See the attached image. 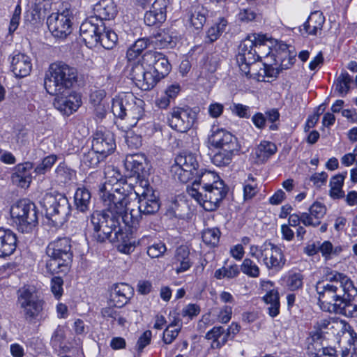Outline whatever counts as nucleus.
Listing matches in <instances>:
<instances>
[{"instance_id":"obj_1","label":"nucleus","mask_w":357,"mask_h":357,"mask_svg":"<svg viewBox=\"0 0 357 357\" xmlns=\"http://www.w3.org/2000/svg\"><path fill=\"white\" fill-rule=\"evenodd\" d=\"M316 291L323 310L336 312L337 305L344 304L341 311L345 316L357 317V289L347 275L326 268L324 279L317 282Z\"/></svg>"},{"instance_id":"obj_2","label":"nucleus","mask_w":357,"mask_h":357,"mask_svg":"<svg viewBox=\"0 0 357 357\" xmlns=\"http://www.w3.org/2000/svg\"><path fill=\"white\" fill-rule=\"evenodd\" d=\"M105 181L100 187L99 195L105 209L111 216L121 217L125 224L133 225L138 221L139 213L130 195L125 189L126 185L119 172L108 167L105 172Z\"/></svg>"},{"instance_id":"obj_3","label":"nucleus","mask_w":357,"mask_h":357,"mask_svg":"<svg viewBox=\"0 0 357 357\" xmlns=\"http://www.w3.org/2000/svg\"><path fill=\"white\" fill-rule=\"evenodd\" d=\"M167 59L161 53L149 51L142 59L131 64L129 75L142 90H149L170 71Z\"/></svg>"},{"instance_id":"obj_4","label":"nucleus","mask_w":357,"mask_h":357,"mask_svg":"<svg viewBox=\"0 0 357 357\" xmlns=\"http://www.w3.org/2000/svg\"><path fill=\"white\" fill-rule=\"evenodd\" d=\"M273 39L266 35L259 33H250L241 42L236 61L240 70L246 76L254 77L259 81H264L266 70L263 63L258 62L259 56L255 47L267 45L268 48L273 44Z\"/></svg>"},{"instance_id":"obj_5","label":"nucleus","mask_w":357,"mask_h":357,"mask_svg":"<svg viewBox=\"0 0 357 357\" xmlns=\"http://www.w3.org/2000/svg\"><path fill=\"white\" fill-rule=\"evenodd\" d=\"M75 68L63 62L51 63L45 74L44 86L50 95H59L68 91L77 81Z\"/></svg>"},{"instance_id":"obj_6","label":"nucleus","mask_w":357,"mask_h":357,"mask_svg":"<svg viewBox=\"0 0 357 357\" xmlns=\"http://www.w3.org/2000/svg\"><path fill=\"white\" fill-rule=\"evenodd\" d=\"M112 112L123 121L124 126L130 129L135 126L144 115V102L132 93H121L113 98Z\"/></svg>"},{"instance_id":"obj_7","label":"nucleus","mask_w":357,"mask_h":357,"mask_svg":"<svg viewBox=\"0 0 357 357\" xmlns=\"http://www.w3.org/2000/svg\"><path fill=\"white\" fill-rule=\"evenodd\" d=\"M68 238H59L50 242L46 249V269L52 274L66 273L70 267L73 254Z\"/></svg>"},{"instance_id":"obj_8","label":"nucleus","mask_w":357,"mask_h":357,"mask_svg":"<svg viewBox=\"0 0 357 357\" xmlns=\"http://www.w3.org/2000/svg\"><path fill=\"white\" fill-rule=\"evenodd\" d=\"M10 215L22 232L31 231L38 222L35 204L29 199H20L15 203L10 208Z\"/></svg>"},{"instance_id":"obj_9","label":"nucleus","mask_w":357,"mask_h":357,"mask_svg":"<svg viewBox=\"0 0 357 357\" xmlns=\"http://www.w3.org/2000/svg\"><path fill=\"white\" fill-rule=\"evenodd\" d=\"M249 255L259 259L263 257V262L268 269L279 271L285 264L286 259L282 250L271 243L265 242L261 246L252 245L249 249Z\"/></svg>"},{"instance_id":"obj_10","label":"nucleus","mask_w":357,"mask_h":357,"mask_svg":"<svg viewBox=\"0 0 357 357\" xmlns=\"http://www.w3.org/2000/svg\"><path fill=\"white\" fill-rule=\"evenodd\" d=\"M91 222L93 227V237L100 243L109 239L112 234H115L119 228V219L103 211L93 212L91 215Z\"/></svg>"},{"instance_id":"obj_11","label":"nucleus","mask_w":357,"mask_h":357,"mask_svg":"<svg viewBox=\"0 0 357 357\" xmlns=\"http://www.w3.org/2000/svg\"><path fill=\"white\" fill-rule=\"evenodd\" d=\"M199 166L197 158L191 153H181L176 155L171 172L174 178L187 183L197 173Z\"/></svg>"},{"instance_id":"obj_12","label":"nucleus","mask_w":357,"mask_h":357,"mask_svg":"<svg viewBox=\"0 0 357 357\" xmlns=\"http://www.w3.org/2000/svg\"><path fill=\"white\" fill-rule=\"evenodd\" d=\"M18 303L26 320L29 321L36 319L43 310V302L36 298L27 288L19 291Z\"/></svg>"},{"instance_id":"obj_13","label":"nucleus","mask_w":357,"mask_h":357,"mask_svg":"<svg viewBox=\"0 0 357 357\" xmlns=\"http://www.w3.org/2000/svg\"><path fill=\"white\" fill-rule=\"evenodd\" d=\"M227 193L225 183H218L216 185L204 190L201 199H195L206 211H213L217 209L220 203Z\"/></svg>"},{"instance_id":"obj_14","label":"nucleus","mask_w":357,"mask_h":357,"mask_svg":"<svg viewBox=\"0 0 357 357\" xmlns=\"http://www.w3.org/2000/svg\"><path fill=\"white\" fill-rule=\"evenodd\" d=\"M47 26L55 38H65L72 31L70 16L68 11L53 13L47 19Z\"/></svg>"},{"instance_id":"obj_15","label":"nucleus","mask_w":357,"mask_h":357,"mask_svg":"<svg viewBox=\"0 0 357 357\" xmlns=\"http://www.w3.org/2000/svg\"><path fill=\"white\" fill-rule=\"evenodd\" d=\"M218 183H224L215 172L204 171L199 174L198 180H195L190 187H188L187 192L192 198L199 199L204 190L215 187Z\"/></svg>"},{"instance_id":"obj_16","label":"nucleus","mask_w":357,"mask_h":357,"mask_svg":"<svg viewBox=\"0 0 357 357\" xmlns=\"http://www.w3.org/2000/svg\"><path fill=\"white\" fill-rule=\"evenodd\" d=\"M41 203L45 208L46 215L50 218H55V221L58 220L56 216L64 215L66 213L68 200L61 194H46Z\"/></svg>"},{"instance_id":"obj_17","label":"nucleus","mask_w":357,"mask_h":357,"mask_svg":"<svg viewBox=\"0 0 357 357\" xmlns=\"http://www.w3.org/2000/svg\"><path fill=\"white\" fill-rule=\"evenodd\" d=\"M54 96H56L54 101V107L64 114L70 115L82 105L80 96L75 92H69V90Z\"/></svg>"},{"instance_id":"obj_18","label":"nucleus","mask_w":357,"mask_h":357,"mask_svg":"<svg viewBox=\"0 0 357 357\" xmlns=\"http://www.w3.org/2000/svg\"><path fill=\"white\" fill-rule=\"evenodd\" d=\"M210 146L218 149H239L237 139L229 132L217 128L208 137Z\"/></svg>"},{"instance_id":"obj_19","label":"nucleus","mask_w":357,"mask_h":357,"mask_svg":"<svg viewBox=\"0 0 357 357\" xmlns=\"http://www.w3.org/2000/svg\"><path fill=\"white\" fill-rule=\"evenodd\" d=\"M139 196L138 213L146 215L153 214L160 208L158 196L153 188L139 189L137 192Z\"/></svg>"},{"instance_id":"obj_20","label":"nucleus","mask_w":357,"mask_h":357,"mask_svg":"<svg viewBox=\"0 0 357 357\" xmlns=\"http://www.w3.org/2000/svg\"><path fill=\"white\" fill-rule=\"evenodd\" d=\"M169 123L170 126L174 130L181 132H185L192 126L194 116L188 109L175 107L170 114Z\"/></svg>"},{"instance_id":"obj_21","label":"nucleus","mask_w":357,"mask_h":357,"mask_svg":"<svg viewBox=\"0 0 357 357\" xmlns=\"http://www.w3.org/2000/svg\"><path fill=\"white\" fill-rule=\"evenodd\" d=\"M145 236L140 240H137L132 234L128 231H123L120 227L115 231L114 237L111 239L112 242L117 243V249L124 254L132 252L135 248L144 241Z\"/></svg>"},{"instance_id":"obj_22","label":"nucleus","mask_w":357,"mask_h":357,"mask_svg":"<svg viewBox=\"0 0 357 357\" xmlns=\"http://www.w3.org/2000/svg\"><path fill=\"white\" fill-rule=\"evenodd\" d=\"M115 147V141L112 133L102 131H98L95 133L92 142V148L99 153L102 158H105L112 153Z\"/></svg>"},{"instance_id":"obj_23","label":"nucleus","mask_w":357,"mask_h":357,"mask_svg":"<svg viewBox=\"0 0 357 357\" xmlns=\"http://www.w3.org/2000/svg\"><path fill=\"white\" fill-rule=\"evenodd\" d=\"M148 165L143 154L127 155L124 160V167L129 176L144 177Z\"/></svg>"},{"instance_id":"obj_24","label":"nucleus","mask_w":357,"mask_h":357,"mask_svg":"<svg viewBox=\"0 0 357 357\" xmlns=\"http://www.w3.org/2000/svg\"><path fill=\"white\" fill-rule=\"evenodd\" d=\"M33 168V165L30 162L17 165L11 175L12 183L22 188H29L32 181L31 170Z\"/></svg>"},{"instance_id":"obj_25","label":"nucleus","mask_w":357,"mask_h":357,"mask_svg":"<svg viewBox=\"0 0 357 357\" xmlns=\"http://www.w3.org/2000/svg\"><path fill=\"white\" fill-rule=\"evenodd\" d=\"M32 69L31 59L23 53H17L12 56L10 70L16 77L28 76Z\"/></svg>"},{"instance_id":"obj_26","label":"nucleus","mask_w":357,"mask_h":357,"mask_svg":"<svg viewBox=\"0 0 357 357\" xmlns=\"http://www.w3.org/2000/svg\"><path fill=\"white\" fill-rule=\"evenodd\" d=\"M167 0H155L144 15V22L148 26L161 23L166 19Z\"/></svg>"},{"instance_id":"obj_27","label":"nucleus","mask_w":357,"mask_h":357,"mask_svg":"<svg viewBox=\"0 0 357 357\" xmlns=\"http://www.w3.org/2000/svg\"><path fill=\"white\" fill-rule=\"evenodd\" d=\"M104 30V24L99 22L95 24L91 21H86L80 26V34L86 44L94 45L99 42L100 31Z\"/></svg>"},{"instance_id":"obj_28","label":"nucleus","mask_w":357,"mask_h":357,"mask_svg":"<svg viewBox=\"0 0 357 357\" xmlns=\"http://www.w3.org/2000/svg\"><path fill=\"white\" fill-rule=\"evenodd\" d=\"M16 247V234L10 229H0V257L11 255Z\"/></svg>"},{"instance_id":"obj_29","label":"nucleus","mask_w":357,"mask_h":357,"mask_svg":"<svg viewBox=\"0 0 357 357\" xmlns=\"http://www.w3.org/2000/svg\"><path fill=\"white\" fill-rule=\"evenodd\" d=\"M132 294V287L126 283H120L113 287L109 301L115 303L116 306H123Z\"/></svg>"},{"instance_id":"obj_30","label":"nucleus","mask_w":357,"mask_h":357,"mask_svg":"<svg viewBox=\"0 0 357 357\" xmlns=\"http://www.w3.org/2000/svg\"><path fill=\"white\" fill-rule=\"evenodd\" d=\"M189 255L190 251L187 247L181 246L176 249L172 261V266L176 273L185 272L191 267L192 262Z\"/></svg>"},{"instance_id":"obj_31","label":"nucleus","mask_w":357,"mask_h":357,"mask_svg":"<svg viewBox=\"0 0 357 357\" xmlns=\"http://www.w3.org/2000/svg\"><path fill=\"white\" fill-rule=\"evenodd\" d=\"M120 307L109 301L107 305L101 309V315L102 318L107 321H110L112 324L116 321L119 326H124L126 319L123 317L121 311L118 310Z\"/></svg>"},{"instance_id":"obj_32","label":"nucleus","mask_w":357,"mask_h":357,"mask_svg":"<svg viewBox=\"0 0 357 357\" xmlns=\"http://www.w3.org/2000/svg\"><path fill=\"white\" fill-rule=\"evenodd\" d=\"M93 12L96 17L100 20V22L113 19L116 14L114 3L109 0H102L96 3Z\"/></svg>"},{"instance_id":"obj_33","label":"nucleus","mask_w":357,"mask_h":357,"mask_svg":"<svg viewBox=\"0 0 357 357\" xmlns=\"http://www.w3.org/2000/svg\"><path fill=\"white\" fill-rule=\"evenodd\" d=\"M324 21L325 18L322 13L317 11L312 13L303 24V29L309 35H317L321 32Z\"/></svg>"},{"instance_id":"obj_34","label":"nucleus","mask_w":357,"mask_h":357,"mask_svg":"<svg viewBox=\"0 0 357 357\" xmlns=\"http://www.w3.org/2000/svg\"><path fill=\"white\" fill-rule=\"evenodd\" d=\"M277 151L276 145L268 141H262L256 147L255 154L257 162H264Z\"/></svg>"},{"instance_id":"obj_35","label":"nucleus","mask_w":357,"mask_h":357,"mask_svg":"<svg viewBox=\"0 0 357 357\" xmlns=\"http://www.w3.org/2000/svg\"><path fill=\"white\" fill-rule=\"evenodd\" d=\"M91 195L85 188H79L75 194V204L76 208L80 212L85 213L89 208Z\"/></svg>"},{"instance_id":"obj_36","label":"nucleus","mask_w":357,"mask_h":357,"mask_svg":"<svg viewBox=\"0 0 357 357\" xmlns=\"http://www.w3.org/2000/svg\"><path fill=\"white\" fill-rule=\"evenodd\" d=\"M280 49L275 55V65H279L281 69L289 68L294 62V57L290 55L286 44L280 45Z\"/></svg>"},{"instance_id":"obj_37","label":"nucleus","mask_w":357,"mask_h":357,"mask_svg":"<svg viewBox=\"0 0 357 357\" xmlns=\"http://www.w3.org/2000/svg\"><path fill=\"white\" fill-rule=\"evenodd\" d=\"M323 334L320 331L312 332L307 338V349L309 354L316 355L323 347Z\"/></svg>"},{"instance_id":"obj_38","label":"nucleus","mask_w":357,"mask_h":357,"mask_svg":"<svg viewBox=\"0 0 357 357\" xmlns=\"http://www.w3.org/2000/svg\"><path fill=\"white\" fill-rule=\"evenodd\" d=\"M206 338L213 341L211 343L213 348H218L226 343L228 333H225L220 326L214 327L206 334Z\"/></svg>"},{"instance_id":"obj_39","label":"nucleus","mask_w":357,"mask_h":357,"mask_svg":"<svg viewBox=\"0 0 357 357\" xmlns=\"http://www.w3.org/2000/svg\"><path fill=\"white\" fill-rule=\"evenodd\" d=\"M347 173L339 174L333 176L330 181L329 195L333 199H340L344 197L342 186Z\"/></svg>"},{"instance_id":"obj_40","label":"nucleus","mask_w":357,"mask_h":357,"mask_svg":"<svg viewBox=\"0 0 357 357\" xmlns=\"http://www.w3.org/2000/svg\"><path fill=\"white\" fill-rule=\"evenodd\" d=\"M181 328V321L179 318L174 319L168 325L163 333V342L165 344H171L178 336Z\"/></svg>"},{"instance_id":"obj_41","label":"nucleus","mask_w":357,"mask_h":357,"mask_svg":"<svg viewBox=\"0 0 357 357\" xmlns=\"http://www.w3.org/2000/svg\"><path fill=\"white\" fill-rule=\"evenodd\" d=\"M264 301L266 304H269L268 310L271 317H275L279 313L280 302L278 293L275 289H271L264 296Z\"/></svg>"},{"instance_id":"obj_42","label":"nucleus","mask_w":357,"mask_h":357,"mask_svg":"<svg viewBox=\"0 0 357 357\" xmlns=\"http://www.w3.org/2000/svg\"><path fill=\"white\" fill-rule=\"evenodd\" d=\"M239 149H219V151L214 154L212 161L214 165L222 167L226 166L232 160L234 153L238 151Z\"/></svg>"},{"instance_id":"obj_43","label":"nucleus","mask_w":357,"mask_h":357,"mask_svg":"<svg viewBox=\"0 0 357 357\" xmlns=\"http://www.w3.org/2000/svg\"><path fill=\"white\" fill-rule=\"evenodd\" d=\"M99 37L100 40L98 43H100L104 48L107 50L112 49L118 40L116 33L113 30L106 28L105 26L104 30L100 31Z\"/></svg>"},{"instance_id":"obj_44","label":"nucleus","mask_w":357,"mask_h":357,"mask_svg":"<svg viewBox=\"0 0 357 357\" xmlns=\"http://www.w3.org/2000/svg\"><path fill=\"white\" fill-rule=\"evenodd\" d=\"M319 251L326 260H328L338 255L342 251V248L334 246L331 241H325L319 245Z\"/></svg>"},{"instance_id":"obj_45","label":"nucleus","mask_w":357,"mask_h":357,"mask_svg":"<svg viewBox=\"0 0 357 357\" xmlns=\"http://www.w3.org/2000/svg\"><path fill=\"white\" fill-rule=\"evenodd\" d=\"M151 43L158 48L172 47L175 45L172 36L165 31L159 32L151 40Z\"/></svg>"},{"instance_id":"obj_46","label":"nucleus","mask_w":357,"mask_h":357,"mask_svg":"<svg viewBox=\"0 0 357 357\" xmlns=\"http://www.w3.org/2000/svg\"><path fill=\"white\" fill-rule=\"evenodd\" d=\"M241 270L243 273L250 278H258L260 274L259 267L250 258L243 259L241 265Z\"/></svg>"},{"instance_id":"obj_47","label":"nucleus","mask_w":357,"mask_h":357,"mask_svg":"<svg viewBox=\"0 0 357 357\" xmlns=\"http://www.w3.org/2000/svg\"><path fill=\"white\" fill-rule=\"evenodd\" d=\"M351 81V77L347 73H342L336 79L335 91L342 96H345L349 90V84Z\"/></svg>"},{"instance_id":"obj_48","label":"nucleus","mask_w":357,"mask_h":357,"mask_svg":"<svg viewBox=\"0 0 357 357\" xmlns=\"http://www.w3.org/2000/svg\"><path fill=\"white\" fill-rule=\"evenodd\" d=\"M220 231L217 228H208L202 232V240L204 243L215 246L219 242Z\"/></svg>"},{"instance_id":"obj_49","label":"nucleus","mask_w":357,"mask_h":357,"mask_svg":"<svg viewBox=\"0 0 357 357\" xmlns=\"http://www.w3.org/2000/svg\"><path fill=\"white\" fill-rule=\"evenodd\" d=\"M227 22L221 18L219 22L209 28L207 32V37L211 42L216 40L221 33L225 30Z\"/></svg>"},{"instance_id":"obj_50","label":"nucleus","mask_w":357,"mask_h":357,"mask_svg":"<svg viewBox=\"0 0 357 357\" xmlns=\"http://www.w3.org/2000/svg\"><path fill=\"white\" fill-rule=\"evenodd\" d=\"M103 158L99 153L92 148L91 150L84 154L82 162L86 167H96Z\"/></svg>"},{"instance_id":"obj_51","label":"nucleus","mask_w":357,"mask_h":357,"mask_svg":"<svg viewBox=\"0 0 357 357\" xmlns=\"http://www.w3.org/2000/svg\"><path fill=\"white\" fill-rule=\"evenodd\" d=\"M57 157L56 155H50L45 157L42 162L35 168L37 174H45L49 171L56 162Z\"/></svg>"},{"instance_id":"obj_52","label":"nucleus","mask_w":357,"mask_h":357,"mask_svg":"<svg viewBox=\"0 0 357 357\" xmlns=\"http://www.w3.org/2000/svg\"><path fill=\"white\" fill-rule=\"evenodd\" d=\"M190 22L195 29H200L206 22L204 10H195L190 15Z\"/></svg>"},{"instance_id":"obj_53","label":"nucleus","mask_w":357,"mask_h":357,"mask_svg":"<svg viewBox=\"0 0 357 357\" xmlns=\"http://www.w3.org/2000/svg\"><path fill=\"white\" fill-rule=\"evenodd\" d=\"M166 251V245L163 243L159 242L148 247L146 252L151 258L153 259L163 256Z\"/></svg>"},{"instance_id":"obj_54","label":"nucleus","mask_w":357,"mask_h":357,"mask_svg":"<svg viewBox=\"0 0 357 357\" xmlns=\"http://www.w3.org/2000/svg\"><path fill=\"white\" fill-rule=\"evenodd\" d=\"M125 139L126 144L131 149H137L142 145L141 137L132 131H127Z\"/></svg>"},{"instance_id":"obj_55","label":"nucleus","mask_w":357,"mask_h":357,"mask_svg":"<svg viewBox=\"0 0 357 357\" xmlns=\"http://www.w3.org/2000/svg\"><path fill=\"white\" fill-rule=\"evenodd\" d=\"M63 280L60 277H54L51 280V291L57 299L63 294Z\"/></svg>"},{"instance_id":"obj_56","label":"nucleus","mask_w":357,"mask_h":357,"mask_svg":"<svg viewBox=\"0 0 357 357\" xmlns=\"http://www.w3.org/2000/svg\"><path fill=\"white\" fill-rule=\"evenodd\" d=\"M231 112L240 118L248 119L250 116V107L248 106L234 103L231 107Z\"/></svg>"},{"instance_id":"obj_57","label":"nucleus","mask_w":357,"mask_h":357,"mask_svg":"<svg viewBox=\"0 0 357 357\" xmlns=\"http://www.w3.org/2000/svg\"><path fill=\"white\" fill-rule=\"evenodd\" d=\"M309 211L314 219L321 220L326 214V208L323 204L316 202L310 207Z\"/></svg>"},{"instance_id":"obj_58","label":"nucleus","mask_w":357,"mask_h":357,"mask_svg":"<svg viewBox=\"0 0 357 357\" xmlns=\"http://www.w3.org/2000/svg\"><path fill=\"white\" fill-rule=\"evenodd\" d=\"M287 286L291 290H296L299 289L303 285V276L300 273H294L289 276Z\"/></svg>"},{"instance_id":"obj_59","label":"nucleus","mask_w":357,"mask_h":357,"mask_svg":"<svg viewBox=\"0 0 357 357\" xmlns=\"http://www.w3.org/2000/svg\"><path fill=\"white\" fill-rule=\"evenodd\" d=\"M106 92L102 89L93 91L90 95V101L93 106L105 103Z\"/></svg>"},{"instance_id":"obj_60","label":"nucleus","mask_w":357,"mask_h":357,"mask_svg":"<svg viewBox=\"0 0 357 357\" xmlns=\"http://www.w3.org/2000/svg\"><path fill=\"white\" fill-rule=\"evenodd\" d=\"M20 15L21 7L20 5H17L15 8L12 17L10 19V25L8 28L10 33H13L17 29L20 24Z\"/></svg>"},{"instance_id":"obj_61","label":"nucleus","mask_w":357,"mask_h":357,"mask_svg":"<svg viewBox=\"0 0 357 357\" xmlns=\"http://www.w3.org/2000/svg\"><path fill=\"white\" fill-rule=\"evenodd\" d=\"M328 174L324 172L320 173H314L313 174L310 180L312 181L314 186L317 188H321L322 185H324L327 181Z\"/></svg>"},{"instance_id":"obj_62","label":"nucleus","mask_w":357,"mask_h":357,"mask_svg":"<svg viewBox=\"0 0 357 357\" xmlns=\"http://www.w3.org/2000/svg\"><path fill=\"white\" fill-rule=\"evenodd\" d=\"M200 312V307L196 304H188L182 310V316L188 317L192 319L194 317L197 316Z\"/></svg>"},{"instance_id":"obj_63","label":"nucleus","mask_w":357,"mask_h":357,"mask_svg":"<svg viewBox=\"0 0 357 357\" xmlns=\"http://www.w3.org/2000/svg\"><path fill=\"white\" fill-rule=\"evenodd\" d=\"M208 111L210 116L212 118H218L222 115L224 111V105L219 102H213L209 105Z\"/></svg>"},{"instance_id":"obj_64","label":"nucleus","mask_w":357,"mask_h":357,"mask_svg":"<svg viewBox=\"0 0 357 357\" xmlns=\"http://www.w3.org/2000/svg\"><path fill=\"white\" fill-rule=\"evenodd\" d=\"M152 333L151 331H146L139 338L137 343V350L142 351L148 345L151 340Z\"/></svg>"}]
</instances>
